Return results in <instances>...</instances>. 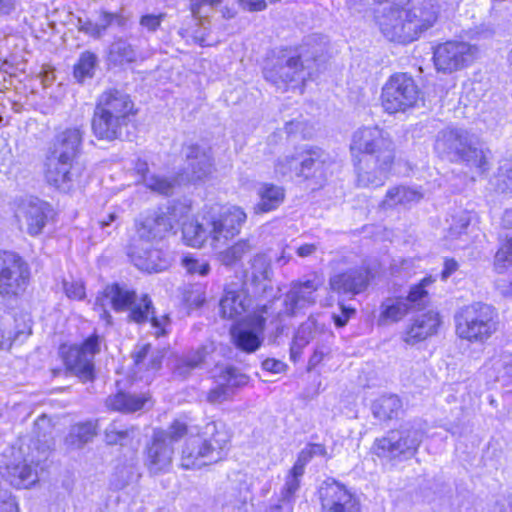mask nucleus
<instances>
[{"label": "nucleus", "mask_w": 512, "mask_h": 512, "mask_svg": "<svg viewBox=\"0 0 512 512\" xmlns=\"http://www.w3.org/2000/svg\"><path fill=\"white\" fill-rule=\"evenodd\" d=\"M183 153L186 159L185 175L188 181L202 180L211 174L213 164L209 150L191 144L183 149Z\"/></svg>", "instance_id": "bb28decb"}, {"label": "nucleus", "mask_w": 512, "mask_h": 512, "mask_svg": "<svg viewBox=\"0 0 512 512\" xmlns=\"http://www.w3.org/2000/svg\"><path fill=\"white\" fill-rule=\"evenodd\" d=\"M181 263L190 275L206 276L210 272V265L205 260H199L192 256H185L182 258Z\"/></svg>", "instance_id": "603ef678"}, {"label": "nucleus", "mask_w": 512, "mask_h": 512, "mask_svg": "<svg viewBox=\"0 0 512 512\" xmlns=\"http://www.w3.org/2000/svg\"><path fill=\"white\" fill-rule=\"evenodd\" d=\"M498 313L491 305L475 302L455 315L456 335L469 343L483 344L498 330Z\"/></svg>", "instance_id": "0eeeda50"}, {"label": "nucleus", "mask_w": 512, "mask_h": 512, "mask_svg": "<svg viewBox=\"0 0 512 512\" xmlns=\"http://www.w3.org/2000/svg\"><path fill=\"white\" fill-rule=\"evenodd\" d=\"M98 63L97 56L90 52H83L74 66V77L79 82H84L87 78H92Z\"/></svg>", "instance_id": "de8ad7c7"}, {"label": "nucleus", "mask_w": 512, "mask_h": 512, "mask_svg": "<svg viewBox=\"0 0 512 512\" xmlns=\"http://www.w3.org/2000/svg\"><path fill=\"white\" fill-rule=\"evenodd\" d=\"M190 206L182 203L175 202L166 207V209H159L146 216L139 218L136 221V240L150 243L157 240H162L168 233L174 231V228L179 222L190 213Z\"/></svg>", "instance_id": "6e6552de"}, {"label": "nucleus", "mask_w": 512, "mask_h": 512, "mask_svg": "<svg viewBox=\"0 0 512 512\" xmlns=\"http://www.w3.org/2000/svg\"><path fill=\"white\" fill-rule=\"evenodd\" d=\"M136 173L141 177L142 182L145 183V178H148L150 175L148 163L144 160L137 159L134 167Z\"/></svg>", "instance_id": "774afa93"}, {"label": "nucleus", "mask_w": 512, "mask_h": 512, "mask_svg": "<svg viewBox=\"0 0 512 512\" xmlns=\"http://www.w3.org/2000/svg\"><path fill=\"white\" fill-rule=\"evenodd\" d=\"M326 449L321 444H309L299 454L296 463L290 470V495L299 487V477L304 474L305 465L313 456H325Z\"/></svg>", "instance_id": "4c0bfd02"}, {"label": "nucleus", "mask_w": 512, "mask_h": 512, "mask_svg": "<svg viewBox=\"0 0 512 512\" xmlns=\"http://www.w3.org/2000/svg\"><path fill=\"white\" fill-rule=\"evenodd\" d=\"M260 201L255 205V213H265L274 210L283 202L285 192L283 188L273 184H264L258 191Z\"/></svg>", "instance_id": "ea45409f"}, {"label": "nucleus", "mask_w": 512, "mask_h": 512, "mask_svg": "<svg viewBox=\"0 0 512 512\" xmlns=\"http://www.w3.org/2000/svg\"><path fill=\"white\" fill-rule=\"evenodd\" d=\"M63 288L65 294L70 299L81 300L85 296V288L81 282L77 281H64Z\"/></svg>", "instance_id": "4d7b16f0"}, {"label": "nucleus", "mask_w": 512, "mask_h": 512, "mask_svg": "<svg viewBox=\"0 0 512 512\" xmlns=\"http://www.w3.org/2000/svg\"><path fill=\"white\" fill-rule=\"evenodd\" d=\"M77 27L80 32L88 34L94 38H99V30L97 28V24L93 23L92 21L78 18Z\"/></svg>", "instance_id": "052dcab7"}, {"label": "nucleus", "mask_w": 512, "mask_h": 512, "mask_svg": "<svg viewBox=\"0 0 512 512\" xmlns=\"http://www.w3.org/2000/svg\"><path fill=\"white\" fill-rule=\"evenodd\" d=\"M219 385L211 389L207 395V401L211 404H219L230 398L233 394L232 388L247 384L248 377L240 373L234 367H225L221 370Z\"/></svg>", "instance_id": "c756f323"}, {"label": "nucleus", "mask_w": 512, "mask_h": 512, "mask_svg": "<svg viewBox=\"0 0 512 512\" xmlns=\"http://www.w3.org/2000/svg\"><path fill=\"white\" fill-rule=\"evenodd\" d=\"M422 439L421 428L404 426L400 430L391 431L386 436L376 439L372 449L378 457L389 460L402 455L411 457L417 452Z\"/></svg>", "instance_id": "f8f14e48"}, {"label": "nucleus", "mask_w": 512, "mask_h": 512, "mask_svg": "<svg viewBox=\"0 0 512 512\" xmlns=\"http://www.w3.org/2000/svg\"><path fill=\"white\" fill-rule=\"evenodd\" d=\"M210 216L211 245L217 248L240 232L247 215L237 206L222 207L218 211L212 208Z\"/></svg>", "instance_id": "dca6fc26"}, {"label": "nucleus", "mask_w": 512, "mask_h": 512, "mask_svg": "<svg viewBox=\"0 0 512 512\" xmlns=\"http://www.w3.org/2000/svg\"><path fill=\"white\" fill-rule=\"evenodd\" d=\"M84 134L82 127L66 128L56 135L50 155L74 161L81 152Z\"/></svg>", "instance_id": "cd10ccee"}, {"label": "nucleus", "mask_w": 512, "mask_h": 512, "mask_svg": "<svg viewBox=\"0 0 512 512\" xmlns=\"http://www.w3.org/2000/svg\"><path fill=\"white\" fill-rule=\"evenodd\" d=\"M127 430L120 429L116 423L110 424L105 430V440L109 445H114L127 437Z\"/></svg>", "instance_id": "6e6d98bb"}, {"label": "nucleus", "mask_w": 512, "mask_h": 512, "mask_svg": "<svg viewBox=\"0 0 512 512\" xmlns=\"http://www.w3.org/2000/svg\"><path fill=\"white\" fill-rule=\"evenodd\" d=\"M221 2V0H190V9L192 16L195 19L201 17V8L203 5L214 6Z\"/></svg>", "instance_id": "680f3d73"}, {"label": "nucleus", "mask_w": 512, "mask_h": 512, "mask_svg": "<svg viewBox=\"0 0 512 512\" xmlns=\"http://www.w3.org/2000/svg\"><path fill=\"white\" fill-rule=\"evenodd\" d=\"M13 461L7 463L3 477L16 488H29L38 480L35 457H23L22 449L12 451Z\"/></svg>", "instance_id": "412c9836"}, {"label": "nucleus", "mask_w": 512, "mask_h": 512, "mask_svg": "<svg viewBox=\"0 0 512 512\" xmlns=\"http://www.w3.org/2000/svg\"><path fill=\"white\" fill-rule=\"evenodd\" d=\"M251 306V298L240 286L234 284L224 288L219 301V313L224 319L238 320Z\"/></svg>", "instance_id": "393cba45"}, {"label": "nucleus", "mask_w": 512, "mask_h": 512, "mask_svg": "<svg viewBox=\"0 0 512 512\" xmlns=\"http://www.w3.org/2000/svg\"><path fill=\"white\" fill-rule=\"evenodd\" d=\"M98 421L79 422L70 427L65 444L70 449H81L97 435Z\"/></svg>", "instance_id": "c9c22d12"}, {"label": "nucleus", "mask_w": 512, "mask_h": 512, "mask_svg": "<svg viewBox=\"0 0 512 512\" xmlns=\"http://www.w3.org/2000/svg\"><path fill=\"white\" fill-rule=\"evenodd\" d=\"M137 371H157L162 366L164 354L160 350H153L150 344L138 345L132 354Z\"/></svg>", "instance_id": "e433bc0d"}, {"label": "nucleus", "mask_w": 512, "mask_h": 512, "mask_svg": "<svg viewBox=\"0 0 512 512\" xmlns=\"http://www.w3.org/2000/svg\"><path fill=\"white\" fill-rule=\"evenodd\" d=\"M166 18V13L145 14L140 17L139 24L147 32L154 33L161 26L162 21Z\"/></svg>", "instance_id": "864d4df0"}, {"label": "nucleus", "mask_w": 512, "mask_h": 512, "mask_svg": "<svg viewBox=\"0 0 512 512\" xmlns=\"http://www.w3.org/2000/svg\"><path fill=\"white\" fill-rule=\"evenodd\" d=\"M434 150L442 158L464 163L481 173L490 168L491 151L475 134L462 127H446L439 131Z\"/></svg>", "instance_id": "f03ea898"}, {"label": "nucleus", "mask_w": 512, "mask_h": 512, "mask_svg": "<svg viewBox=\"0 0 512 512\" xmlns=\"http://www.w3.org/2000/svg\"><path fill=\"white\" fill-rule=\"evenodd\" d=\"M350 150L353 156L370 155L374 163L373 170L358 172V185L382 186L388 179L395 160V146L389 134L378 126L359 128L352 135Z\"/></svg>", "instance_id": "f257e3e1"}, {"label": "nucleus", "mask_w": 512, "mask_h": 512, "mask_svg": "<svg viewBox=\"0 0 512 512\" xmlns=\"http://www.w3.org/2000/svg\"><path fill=\"white\" fill-rule=\"evenodd\" d=\"M440 325L439 314L433 311L416 317L408 326L403 335V340L410 345L420 342L436 333Z\"/></svg>", "instance_id": "7c9ffc66"}, {"label": "nucleus", "mask_w": 512, "mask_h": 512, "mask_svg": "<svg viewBox=\"0 0 512 512\" xmlns=\"http://www.w3.org/2000/svg\"><path fill=\"white\" fill-rule=\"evenodd\" d=\"M30 334L29 332H25L23 330L17 331L12 337L10 334L6 335L2 324L0 323V349H10L13 343L23 342Z\"/></svg>", "instance_id": "5fc2aeb1"}, {"label": "nucleus", "mask_w": 512, "mask_h": 512, "mask_svg": "<svg viewBox=\"0 0 512 512\" xmlns=\"http://www.w3.org/2000/svg\"><path fill=\"white\" fill-rule=\"evenodd\" d=\"M407 10L398 5L389 4L383 8L380 15H377V23L383 35L391 41L411 42L410 36L406 35Z\"/></svg>", "instance_id": "5701e85b"}, {"label": "nucleus", "mask_w": 512, "mask_h": 512, "mask_svg": "<svg viewBox=\"0 0 512 512\" xmlns=\"http://www.w3.org/2000/svg\"><path fill=\"white\" fill-rule=\"evenodd\" d=\"M187 434V426L174 421L167 429L155 430L145 450V466L152 474L166 472L172 464L174 444Z\"/></svg>", "instance_id": "1a4fd4ad"}, {"label": "nucleus", "mask_w": 512, "mask_h": 512, "mask_svg": "<svg viewBox=\"0 0 512 512\" xmlns=\"http://www.w3.org/2000/svg\"><path fill=\"white\" fill-rule=\"evenodd\" d=\"M265 319L261 315L248 316L233 325L230 332L234 343L241 350L251 353L261 345Z\"/></svg>", "instance_id": "6ab92c4d"}, {"label": "nucleus", "mask_w": 512, "mask_h": 512, "mask_svg": "<svg viewBox=\"0 0 512 512\" xmlns=\"http://www.w3.org/2000/svg\"><path fill=\"white\" fill-rule=\"evenodd\" d=\"M114 13L102 11L100 14L99 22H97V28L99 30V37L103 32L113 23Z\"/></svg>", "instance_id": "e2e57ef3"}, {"label": "nucleus", "mask_w": 512, "mask_h": 512, "mask_svg": "<svg viewBox=\"0 0 512 512\" xmlns=\"http://www.w3.org/2000/svg\"><path fill=\"white\" fill-rule=\"evenodd\" d=\"M230 443V434L225 425L211 421L196 435H190L181 451L180 466L183 469H199L220 461Z\"/></svg>", "instance_id": "20e7f679"}, {"label": "nucleus", "mask_w": 512, "mask_h": 512, "mask_svg": "<svg viewBox=\"0 0 512 512\" xmlns=\"http://www.w3.org/2000/svg\"><path fill=\"white\" fill-rule=\"evenodd\" d=\"M144 185L155 193L169 196L174 192L177 185V179L175 177L151 174L148 178H145Z\"/></svg>", "instance_id": "09e8293b"}, {"label": "nucleus", "mask_w": 512, "mask_h": 512, "mask_svg": "<svg viewBox=\"0 0 512 512\" xmlns=\"http://www.w3.org/2000/svg\"><path fill=\"white\" fill-rule=\"evenodd\" d=\"M406 35L414 41L420 33L431 28L438 18V8L431 2H424L419 6L407 10Z\"/></svg>", "instance_id": "c85d7f7f"}, {"label": "nucleus", "mask_w": 512, "mask_h": 512, "mask_svg": "<svg viewBox=\"0 0 512 512\" xmlns=\"http://www.w3.org/2000/svg\"><path fill=\"white\" fill-rule=\"evenodd\" d=\"M501 246L496 252L494 266L502 273L512 265V234L500 233Z\"/></svg>", "instance_id": "49530a36"}, {"label": "nucleus", "mask_w": 512, "mask_h": 512, "mask_svg": "<svg viewBox=\"0 0 512 512\" xmlns=\"http://www.w3.org/2000/svg\"><path fill=\"white\" fill-rule=\"evenodd\" d=\"M433 282L431 277H425L417 285L411 287L406 297H387L380 306L379 323L387 324L402 320L409 312L420 308L425 303L427 291L425 288Z\"/></svg>", "instance_id": "ddd939ff"}, {"label": "nucleus", "mask_w": 512, "mask_h": 512, "mask_svg": "<svg viewBox=\"0 0 512 512\" xmlns=\"http://www.w3.org/2000/svg\"><path fill=\"white\" fill-rule=\"evenodd\" d=\"M271 273L270 264L263 255H256L251 263V279L255 284H261L269 279Z\"/></svg>", "instance_id": "3c124183"}, {"label": "nucleus", "mask_w": 512, "mask_h": 512, "mask_svg": "<svg viewBox=\"0 0 512 512\" xmlns=\"http://www.w3.org/2000/svg\"><path fill=\"white\" fill-rule=\"evenodd\" d=\"M329 41L320 34L305 37L290 56V89L303 92V85L315 77L325 65Z\"/></svg>", "instance_id": "423d86ee"}, {"label": "nucleus", "mask_w": 512, "mask_h": 512, "mask_svg": "<svg viewBox=\"0 0 512 512\" xmlns=\"http://www.w3.org/2000/svg\"><path fill=\"white\" fill-rule=\"evenodd\" d=\"M254 249L250 239H240L232 246L218 253V260L226 267H233Z\"/></svg>", "instance_id": "79ce46f5"}, {"label": "nucleus", "mask_w": 512, "mask_h": 512, "mask_svg": "<svg viewBox=\"0 0 512 512\" xmlns=\"http://www.w3.org/2000/svg\"><path fill=\"white\" fill-rule=\"evenodd\" d=\"M187 217L188 215L179 222L182 224L183 239L187 245L201 247L205 241L211 240L209 214L203 217L201 223L196 220L184 221Z\"/></svg>", "instance_id": "f704fd0d"}, {"label": "nucleus", "mask_w": 512, "mask_h": 512, "mask_svg": "<svg viewBox=\"0 0 512 512\" xmlns=\"http://www.w3.org/2000/svg\"><path fill=\"white\" fill-rule=\"evenodd\" d=\"M471 222L470 213L464 210L459 211L451 216L446 240L449 242V247L453 249L461 248L462 245L455 243L457 240H463L466 237V230Z\"/></svg>", "instance_id": "a19ab883"}, {"label": "nucleus", "mask_w": 512, "mask_h": 512, "mask_svg": "<svg viewBox=\"0 0 512 512\" xmlns=\"http://www.w3.org/2000/svg\"><path fill=\"white\" fill-rule=\"evenodd\" d=\"M332 165L330 154L317 147L302 149L290 159V169L293 168L298 176L315 179L316 183L326 180Z\"/></svg>", "instance_id": "f3484780"}, {"label": "nucleus", "mask_w": 512, "mask_h": 512, "mask_svg": "<svg viewBox=\"0 0 512 512\" xmlns=\"http://www.w3.org/2000/svg\"><path fill=\"white\" fill-rule=\"evenodd\" d=\"M500 233L512 234V207L506 209L503 214Z\"/></svg>", "instance_id": "338daca9"}, {"label": "nucleus", "mask_w": 512, "mask_h": 512, "mask_svg": "<svg viewBox=\"0 0 512 512\" xmlns=\"http://www.w3.org/2000/svg\"><path fill=\"white\" fill-rule=\"evenodd\" d=\"M341 314H333V320L337 327H344L350 317L355 314V309L340 304Z\"/></svg>", "instance_id": "13d9d810"}, {"label": "nucleus", "mask_w": 512, "mask_h": 512, "mask_svg": "<svg viewBox=\"0 0 512 512\" xmlns=\"http://www.w3.org/2000/svg\"><path fill=\"white\" fill-rule=\"evenodd\" d=\"M52 432L53 425L51 420L46 415L38 417L34 424V434L38 442H43L42 454L44 457H46V450L50 449L53 444Z\"/></svg>", "instance_id": "8fccbe9b"}, {"label": "nucleus", "mask_w": 512, "mask_h": 512, "mask_svg": "<svg viewBox=\"0 0 512 512\" xmlns=\"http://www.w3.org/2000/svg\"><path fill=\"white\" fill-rule=\"evenodd\" d=\"M490 184L498 193H512V161L504 160L501 162Z\"/></svg>", "instance_id": "a18cd8bd"}, {"label": "nucleus", "mask_w": 512, "mask_h": 512, "mask_svg": "<svg viewBox=\"0 0 512 512\" xmlns=\"http://www.w3.org/2000/svg\"><path fill=\"white\" fill-rule=\"evenodd\" d=\"M100 352V337L96 334L88 337L81 345H73L63 354L68 370L82 381H91L95 377L94 357Z\"/></svg>", "instance_id": "2eb2a0df"}, {"label": "nucleus", "mask_w": 512, "mask_h": 512, "mask_svg": "<svg viewBox=\"0 0 512 512\" xmlns=\"http://www.w3.org/2000/svg\"><path fill=\"white\" fill-rule=\"evenodd\" d=\"M30 266L18 253L0 250V297L11 300L23 295L29 286Z\"/></svg>", "instance_id": "9d476101"}, {"label": "nucleus", "mask_w": 512, "mask_h": 512, "mask_svg": "<svg viewBox=\"0 0 512 512\" xmlns=\"http://www.w3.org/2000/svg\"><path fill=\"white\" fill-rule=\"evenodd\" d=\"M214 350V345L210 343L177 358L172 368L173 376L182 380L188 378L194 369L206 362L207 356L213 353Z\"/></svg>", "instance_id": "473e14b6"}, {"label": "nucleus", "mask_w": 512, "mask_h": 512, "mask_svg": "<svg viewBox=\"0 0 512 512\" xmlns=\"http://www.w3.org/2000/svg\"><path fill=\"white\" fill-rule=\"evenodd\" d=\"M149 402L150 396L145 393L118 392L106 399V406L113 411L133 413L143 409Z\"/></svg>", "instance_id": "72a5a7b5"}, {"label": "nucleus", "mask_w": 512, "mask_h": 512, "mask_svg": "<svg viewBox=\"0 0 512 512\" xmlns=\"http://www.w3.org/2000/svg\"><path fill=\"white\" fill-rule=\"evenodd\" d=\"M322 284L317 275L290 287V315L315 302V292Z\"/></svg>", "instance_id": "2f4dec72"}, {"label": "nucleus", "mask_w": 512, "mask_h": 512, "mask_svg": "<svg viewBox=\"0 0 512 512\" xmlns=\"http://www.w3.org/2000/svg\"><path fill=\"white\" fill-rule=\"evenodd\" d=\"M45 178L55 188L68 192L80 177V167L74 161L57 159L49 155L46 161Z\"/></svg>", "instance_id": "aec40b11"}, {"label": "nucleus", "mask_w": 512, "mask_h": 512, "mask_svg": "<svg viewBox=\"0 0 512 512\" xmlns=\"http://www.w3.org/2000/svg\"><path fill=\"white\" fill-rule=\"evenodd\" d=\"M373 277L367 267L348 270L330 279L331 289L338 294H359L364 291Z\"/></svg>", "instance_id": "a878e982"}, {"label": "nucleus", "mask_w": 512, "mask_h": 512, "mask_svg": "<svg viewBox=\"0 0 512 512\" xmlns=\"http://www.w3.org/2000/svg\"><path fill=\"white\" fill-rule=\"evenodd\" d=\"M108 58L114 65H123L134 62L137 58V53L132 44L119 38L110 45Z\"/></svg>", "instance_id": "c03bdc74"}, {"label": "nucleus", "mask_w": 512, "mask_h": 512, "mask_svg": "<svg viewBox=\"0 0 512 512\" xmlns=\"http://www.w3.org/2000/svg\"><path fill=\"white\" fill-rule=\"evenodd\" d=\"M422 196L423 194L417 189L397 186L387 191L381 206L383 208H392L398 205L407 206L420 201Z\"/></svg>", "instance_id": "58836bf2"}, {"label": "nucleus", "mask_w": 512, "mask_h": 512, "mask_svg": "<svg viewBox=\"0 0 512 512\" xmlns=\"http://www.w3.org/2000/svg\"><path fill=\"white\" fill-rule=\"evenodd\" d=\"M107 305H110L116 312L129 311L128 320L138 324L145 323L150 319L155 328L154 335L160 337L165 334L161 321L154 316V307L147 294L138 297L136 292L127 285L113 283L104 288L95 302V309L102 310L101 317L110 322L111 316L105 308Z\"/></svg>", "instance_id": "7ed1b4c3"}, {"label": "nucleus", "mask_w": 512, "mask_h": 512, "mask_svg": "<svg viewBox=\"0 0 512 512\" xmlns=\"http://www.w3.org/2000/svg\"><path fill=\"white\" fill-rule=\"evenodd\" d=\"M134 104L130 96L117 89L104 91L97 99L91 121L93 134L100 140L114 141L122 137Z\"/></svg>", "instance_id": "39448f33"}, {"label": "nucleus", "mask_w": 512, "mask_h": 512, "mask_svg": "<svg viewBox=\"0 0 512 512\" xmlns=\"http://www.w3.org/2000/svg\"><path fill=\"white\" fill-rule=\"evenodd\" d=\"M262 367L266 371L279 373L284 370L285 364L275 359H266L265 361H263Z\"/></svg>", "instance_id": "69168bd1"}, {"label": "nucleus", "mask_w": 512, "mask_h": 512, "mask_svg": "<svg viewBox=\"0 0 512 512\" xmlns=\"http://www.w3.org/2000/svg\"><path fill=\"white\" fill-rule=\"evenodd\" d=\"M264 74H265V78L271 82H273L274 84H276L277 86H283L284 90H286V86H287V82L286 80L284 79V76H286L285 73H282V74H277L275 73L273 70H270L268 69L267 67L265 68L264 70Z\"/></svg>", "instance_id": "0e129e2a"}, {"label": "nucleus", "mask_w": 512, "mask_h": 512, "mask_svg": "<svg viewBox=\"0 0 512 512\" xmlns=\"http://www.w3.org/2000/svg\"><path fill=\"white\" fill-rule=\"evenodd\" d=\"M127 255L139 270L157 273L167 269L170 262L158 249H151L148 243L133 239L127 248Z\"/></svg>", "instance_id": "4be33fe9"}, {"label": "nucleus", "mask_w": 512, "mask_h": 512, "mask_svg": "<svg viewBox=\"0 0 512 512\" xmlns=\"http://www.w3.org/2000/svg\"><path fill=\"white\" fill-rule=\"evenodd\" d=\"M51 214L50 206L37 198L24 202L17 212L20 225L26 227L31 236L39 235Z\"/></svg>", "instance_id": "b1692460"}, {"label": "nucleus", "mask_w": 512, "mask_h": 512, "mask_svg": "<svg viewBox=\"0 0 512 512\" xmlns=\"http://www.w3.org/2000/svg\"><path fill=\"white\" fill-rule=\"evenodd\" d=\"M419 90L413 78L406 73H395L382 88L381 103L390 114L405 112L415 106Z\"/></svg>", "instance_id": "9b49d317"}, {"label": "nucleus", "mask_w": 512, "mask_h": 512, "mask_svg": "<svg viewBox=\"0 0 512 512\" xmlns=\"http://www.w3.org/2000/svg\"><path fill=\"white\" fill-rule=\"evenodd\" d=\"M0 512H18L17 503L7 491L0 495Z\"/></svg>", "instance_id": "bf43d9fd"}, {"label": "nucleus", "mask_w": 512, "mask_h": 512, "mask_svg": "<svg viewBox=\"0 0 512 512\" xmlns=\"http://www.w3.org/2000/svg\"><path fill=\"white\" fill-rule=\"evenodd\" d=\"M478 55V48L464 41H447L434 50V64L438 71L451 73L470 65Z\"/></svg>", "instance_id": "4468645a"}, {"label": "nucleus", "mask_w": 512, "mask_h": 512, "mask_svg": "<svg viewBox=\"0 0 512 512\" xmlns=\"http://www.w3.org/2000/svg\"><path fill=\"white\" fill-rule=\"evenodd\" d=\"M401 400L396 395H386L378 398L372 405L373 415L379 420L396 417L401 409Z\"/></svg>", "instance_id": "37998d69"}, {"label": "nucleus", "mask_w": 512, "mask_h": 512, "mask_svg": "<svg viewBox=\"0 0 512 512\" xmlns=\"http://www.w3.org/2000/svg\"><path fill=\"white\" fill-rule=\"evenodd\" d=\"M318 494L321 512L361 511L358 497L335 479L324 480L319 487Z\"/></svg>", "instance_id": "a211bd4d"}]
</instances>
